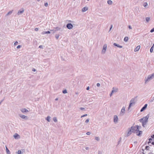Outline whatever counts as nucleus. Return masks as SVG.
Listing matches in <instances>:
<instances>
[{
    "mask_svg": "<svg viewBox=\"0 0 154 154\" xmlns=\"http://www.w3.org/2000/svg\"><path fill=\"white\" fill-rule=\"evenodd\" d=\"M19 135L17 133H16L14 135V137L15 138H17L18 137H19Z\"/></svg>",
    "mask_w": 154,
    "mask_h": 154,
    "instance_id": "nucleus-17",
    "label": "nucleus"
},
{
    "mask_svg": "<svg viewBox=\"0 0 154 154\" xmlns=\"http://www.w3.org/2000/svg\"><path fill=\"white\" fill-rule=\"evenodd\" d=\"M125 108L124 107L122 108L119 114L120 116H122L124 115L125 113Z\"/></svg>",
    "mask_w": 154,
    "mask_h": 154,
    "instance_id": "nucleus-6",
    "label": "nucleus"
},
{
    "mask_svg": "<svg viewBox=\"0 0 154 154\" xmlns=\"http://www.w3.org/2000/svg\"><path fill=\"white\" fill-rule=\"evenodd\" d=\"M151 137L152 138H154V134H153L151 136Z\"/></svg>",
    "mask_w": 154,
    "mask_h": 154,
    "instance_id": "nucleus-51",
    "label": "nucleus"
},
{
    "mask_svg": "<svg viewBox=\"0 0 154 154\" xmlns=\"http://www.w3.org/2000/svg\"><path fill=\"white\" fill-rule=\"evenodd\" d=\"M113 45L115 46H117V47L119 48H122V46L118 44H117L116 43H114L113 44Z\"/></svg>",
    "mask_w": 154,
    "mask_h": 154,
    "instance_id": "nucleus-15",
    "label": "nucleus"
},
{
    "mask_svg": "<svg viewBox=\"0 0 154 154\" xmlns=\"http://www.w3.org/2000/svg\"><path fill=\"white\" fill-rule=\"evenodd\" d=\"M63 93V94H66L67 93V91L66 90H64L62 91Z\"/></svg>",
    "mask_w": 154,
    "mask_h": 154,
    "instance_id": "nucleus-30",
    "label": "nucleus"
},
{
    "mask_svg": "<svg viewBox=\"0 0 154 154\" xmlns=\"http://www.w3.org/2000/svg\"><path fill=\"white\" fill-rule=\"evenodd\" d=\"M24 10L23 8H22L21 10H20L17 13V14L18 15L22 14L24 11Z\"/></svg>",
    "mask_w": 154,
    "mask_h": 154,
    "instance_id": "nucleus-11",
    "label": "nucleus"
},
{
    "mask_svg": "<svg viewBox=\"0 0 154 154\" xmlns=\"http://www.w3.org/2000/svg\"><path fill=\"white\" fill-rule=\"evenodd\" d=\"M80 109L81 110H83L85 109V108L83 107H81L80 108Z\"/></svg>",
    "mask_w": 154,
    "mask_h": 154,
    "instance_id": "nucleus-49",
    "label": "nucleus"
},
{
    "mask_svg": "<svg viewBox=\"0 0 154 154\" xmlns=\"http://www.w3.org/2000/svg\"><path fill=\"white\" fill-rule=\"evenodd\" d=\"M21 111L23 113L28 112L29 111L26 108H22L20 109Z\"/></svg>",
    "mask_w": 154,
    "mask_h": 154,
    "instance_id": "nucleus-12",
    "label": "nucleus"
},
{
    "mask_svg": "<svg viewBox=\"0 0 154 154\" xmlns=\"http://www.w3.org/2000/svg\"><path fill=\"white\" fill-rule=\"evenodd\" d=\"M147 106V104H145L144 106L141 109L140 111L142 112L144 111L146 108Z\"/></svg>",
    "mask_w": 154,
    "mask_h": 154,
    "instance_id": "nucleus-13",
    "label": "nucleus"
},
{
    "mask_svg": "<svg viewBox=\"0 0 154 154\" xmlns=\"http://www.w3.org/2000/svg\"><path fill=\"white\" fill-rule=\"evenodd\" d=\"M45 6L46 7H47L48 6V3H46L45 4Z\"/></svg>",
    "mask_w": 154,
    "mask_h": 154,
    "instance_id": "nucleus-44",
    "label": "nucleus"
},
{
    "mask_svg": "<svg viewBox=\"0 0 154 154\" xmlns=\"http://www.w3.org/2000/svg\"><path fill=\"white\" fill-rule=\"evenodd\" d=\"M149 146H146L145 147V149L146 150H148L149 149Z\"/></svg>",
    "mask_w": 154,
    "mask_h": 154,
    "instance_id": "nucleus-32",
    "label": "nucleus"
},
{
    "mask_svg": "<svg viewBox=\"0 0 154 154\" xmlns=\"http://www.w3.org/2000/svg\"><path fill=\"white\" fill-rule=\"evenodd\" d=\"M91 134V133L90 132H87L86 134H87V135H89L90 134Z\"/></svg>",
    "mask_w": 154,
    "mask_h": 154,
    "instance_id": "nucleus-40",
    "label": "nucleus"
},
{
    "mask_svg": "<svg viewBox=\"0 0 154 154\" xmlns=\"http://www.w3.org/2000/svg\"><path fill=\"white\" fill-rule=\"evenodd\" d=\"M107 3L109 5H111L112 4V1L111 0H109L107 1Z\"/></svg>",
    "mask_w": 154,
    "mask_h": 154,
    "instance_id": "nucleus-26",
    "label": "nucleus"
},
{
    "mask_svg": "<svg viewBox=\"0 0 154 154\" xmlns=\"http://www.w3.org/2000/svg\"><path fill=\"white\" fill-rule=\"evenodd\" d=\"M133 98L130 100L128 109L131 107L133 104H134L136 102V98Z\"/></svg>",
    "mask_w": 154,
    "mask_h": 154,
    "instance_id": "nucleus-4",
    "label": "nucleus"
},
{
    "mask_svg": "<svg viewBox=\"0 0 154 154\" xmlns=\"http://www.w3.org/2000/svg\"><path fill=\"white\" fill-rule=\"evenodd\" d=\"M85 149H86V150H88V149H89V147H86L85 148Z\"/></svg>",
    "mask_w": 154,
    "mask_h": 154,
    "instance_id": "nucleus-56",
    "label": "nucleus"
},
{
    "mask_svg": "<svg viewBox=\"0 0 154 154\" xmlns=\"http://www.w3.org/2000/svg\"><path fill=\"white\" fill-rule=\"evenodd\" d=\"M32 70L33 71L35 72L36 71V69H35L33 68L32 69Z\"/></svg>",
    "mask_w": 154,
    "mask_h": 154,
    "instance_id": "nucleus-48",
    "label": "nucleus"
},
{
    "mask_svg": "<svg viewBox=\"0 0 154 154\" xmlns=\"http://www.w3.org/2000/svg\"><path fill=\"white\" fill-rule=\"evenodd\" d=\"M97 87H100V84L99 83H97Z\"/></svg>",
    "mask_w": 154,
    "mask_h": 154,
    "instance_id": "nucleus-43",
    "label": "nucleus"
},
{
    "mask_svg": "<svg viewBox=\"0 0 154 154\" xmlns=\"http://www.w3.org/2000/svg\"><path fill=\"white\" fill-rule=\"evenodd\" d=\"M6 151L7 154H11L8 148L6 146Z\"/></svg>",
    "mask_w": 154,
    "mask_h": 154,
    "instance_id": "nucleus-18",
    "label": "nucleus"
},
{
    "mask_svg": "<svg viewBox=\"0 0 154 154\" xmlns=\"http://www.w3.org/2000/svg\"><path fill=\"white\" fill-rule=\"evenodd\" d=\"M119 142H118V144H119Z\"/></svg>",
    "mask_w": 154,
    "mask_h": 154,
    "instance_id": "nucleus-63",
    "label": "nucleus"
},
{
    "mask_svg": "<svg viewBox=\"0 0 154 154\" xmlns=\"http://www.w3.org/2000/svg\"><path fill=\"white\" fill-rule=\"evenodd\" d=\"M95 140L98 141H99L100 140V138L98 137H95Z\"/></svg>",
    "mask_w": 154,
    "mask_h": 154,
    "instance_id": "nucleus-29",
    "label": "nucleus"
},
{
    "mask_svg": "<svg viewBox=\"0 0 154 154\" xmlns=\"http://www.w3.org/2000/svg\"><path fill=\"white\" fill-rule=\"evenodd\" d=\"M54 28L56 29V30H51V31L55 32L56 31H57L60 29V28L59 27H56Z\"/></svg>",
    "mask_w": 154,
    "mask_h": 154,
    "instance_id": "nucleus-22",
    "label": "nucleus"
},
{
    "mask_svg": "<svg viewBox=\"0 0 154 154\" xmlns=\"http://www.w3.org/2000/svg\"><path fill=\"white\" fill-rule=\"evenodd\" d=\"M149 141H150L152 140V139L151 138H150L149 139Z\"/></svg>",
    "mask_w": 154,
    "mask_h": 154,
    "instance_id": "nucleus-53",
    "label": "nucleus"
},
{
    "mask_svg": "<svg viewBox=\"0 0 154 154\" xmlns=\"http://www.w3.org/2000/svg\"><path fill=\"white\" fill-rule=\"evenodd\" d=\"M53 119L54 122H57V120L56 117H54L53 118Z\"/></svg>",
    "mask_w": 154,
    "mask_h": 154,
    "instance_id": "nucleus-24",
    "label": "nucleus"
},
{
    "mask_svg": "<svg viewBox=\"0 0 154 154\" xmlns=\"http://www.w3.org/2000/svg\"><path fill=\"white\" fill-rule=\"evenodd\" d=\"M58 100V98H56L55 99V100Z\"/></svg>",
    "mask_w": 154,
    "mask_h": 154,
    "instance_id": "nucleus-60",
    "label": "nucleus"
},
{
    "mask_svg": "<svg viewBox=\"0 0 154 154\" xmlns=\"http://www.w3.org/2000/svg\"><path fill=\"white\" fill-rule=\"evenodd\" d=\"M50 118L51 117L48 116H47V117L46 118V120L48 122H50Z\"/></svg>",
    "mask_w": 154,
    "mask_h": 154,
    "instance_id": "nucleus-23",
    "label": "nucleus"
},
{
    "mask_svg": "<svg viewBox=\"0 0 154 154\" xmlns=\"http://www.w3.org/2000/svg\"><path fill=\"white\" fill-rule=\"evenodd\" d=\"M128 132L127 134V137H128L130 136L131 134L132 133V130L131 129L129 128L128 129Z\"/></svg>",
    "mask_w": 154,
    "mask_h": 154,
    "instance_id": "nucleus-10",
    "label": "nucleus"
},
{
    "mask_svg": "<svg viewBox=\"0 0 154 154\" xmlns=\"http://www.w3.org/2000/svg\"><path fill=\"white\" fill-rule=\"evenodd\" d=\"M16 153H17V154H21L22 153V152L21 150H19L17 152H16Z\"/></svg>",
    "mask_w": 154,
    "mask_h": 154,
    "instance_id": "nucleus-27",
    "label": "nucleus"
},
{
    "mask_svg": "<svg viewBox=\"0 0 154 154\" xmlns=\"http://www.w3.org/2000/svg\"><path fill=\"white\" fill-rule=\"evenodd\" d=\"M89 89H90V87H89V86H88V87L87 88H86V90H89Z\"/></svg>",
    "mask_w": 154,
    "mask_h": 154,
    "instance_id": "nucleus-50",
    "label": "nucleus"
},
{
    "mask_svg": "<svg viewBox=\"0 0 154 154\" xmlns=\"http://www.w3.org/2000/svg\"><path fill=\"white\" fill-rule=\"evenodd\" d=\"M140 45L137 46L134 49V51L136 52L138 51L139 50V49H140Z\"/></svg>",
    "mask_w": 154,
    "mask_h": 154,
    "instance_id": "nucleus-14",
    "label": "nucleus"
},
{
    "mask_svg": "<svg viewBox=\"0 0 154 154\" xmlns=\"http://www.w3.org/2000/svg\"><path fill=\"white\" fill-rule=\"evenodd\" d=\"M50 33V32L48 31H45V32H43V34H49Z\"/></svg>",
    "mask_w": 154,
    "mask_h": 154,
    "instance_id": "nucleus-28",
    "label": "nucleus"
},
{
    "mask_svg": "<svg viewBox=\"0 0 154 154\" xmlns=\"http://www.w3.org/2000/svg\"><path fill=\"white\" fill-rule=\"evenodd\" d=\"M150 17H148L146 18V20L147 23H148L150 20Z\"/></svg>",
    "mask_w": 154,
    "mask_h": 154,
    "instance_id": "nucleus-25",
    "label": "nucleus"
},
{
    "mask_svg": "<svg viewBox=\"0 0 154 154\" xmlns=\"http://www.w3.org/2000/svg\"><path fill=\"white\" fill-rule=\"evenodd\" d=\"M88 10V8L87 7H85L82 8V12H85Z\"/></svg>",
    "mask_w": 154,
    "mask_h": 154,
    "instance_id": "nucleus-16",
    "label": "nucleus"
},
{
    "mask_svg": "<svg viewBox=\"0 0 154 154\" xmlns=\"http://www.w3.org/2000/svg\"><path fill=\"white\" fill-rule=\"evenodd\" d=\"M13 10H12V11H9L8 13L6 14V16H8L9 15H11L12 13Z\"/></svg>",
    "mask_w": 154,
    "mask_h": 154,
    "instance_id": "nucleus-19",
    "label": "nucleus"
},
{
    "mask_svg": "<svg viewBox=\"0 0 154 154\" xmlns=\"http://www.w3.org/2000/svg\"><path fill=\"white\" fill-rule=\"evenodd\" d=\"M112 95V93L111 92V93L110 94V97H111Z\"/></svg>",
    "mask_w": 154,
    "mask_h": 154,
    "instance_id": "nucleus-54",
    "label": "nucleus"
},
{
    "mask_svg": "<svg viewBox=\"0 0 154 154\" xmlns=\"http://www.w3.org/2000/svg\"><path fill=\"white\" fill-rule=\"evenodd\" d=\"M59 36V35H55V37L57 39H58Z\"/></svg>",
    "mask_w": 154,
    "mask_h": 154,
    "instance_id": "nucleus-36",
    "label": "nucleus"
},
{
    "mask_svg": "<svg viewBox=\"0 0 154 154\" xmlns=\"http://www.w3.org/2000/svg\"><path fill=\"white\" fill-rule=\"evenodd\" d=\"M4 100H2L0 102V104H1V103H2V102Z\"/></svg>",
    "mask_w": 154,
    "mask_h": 154,
    "instance_id": "nucleus-58",
    "label": "nucleus"
},
{
    "mask_svg": "<svg viewBox=\"0 0 154 154\" xmlns=\"http://www.w3.org/2000/svg\"><path fill=\"white\" fill-rule=\"evenodd\" d=\"M114 122L115 123H116L118 122V118L117 115H115L114 116Z\"/></svg>",
    "mask_w": 154,
    "mask_h": 154,
    "instance_id": "nucleus-9",
    "label": "nucleus"
},
{
    "mask_svg": "<svg viewBox=\"0 0 154 154\" xmlns=\"http://www.w3.org/2000/svg\"><path fill=\"white\" fill-rule=\"evenodd\" d=\"M151 143V142H150V141H149L148 142V144L149 145H150L149 144V143Z\"/></svg>",
    "mask_w": 154,
    "mask_h": 154,
    "instance_id": "nucleus-55",
    "label": "nucleus"
},
{
    "mask_svg": "<svg viewBox=\"0 0 154 154\" xmlns=\"http://www.w3.org/2000/svg\"><path fill=\"white\" fill-rule=\"evenodd\" d=\"M87 116V114H86L84 115H82V116L81 117L82 118L83 117L86 116Z\"/></svg>",
    "mask_w": 154,
    "mask_h": 154,
    "instance_id": "nucleus-39",
    "label": "nucleus"
},
{
    "mask_svg": "<svg viewBox=\"0 0 154 154\" xmlns=\"http://www.w3.org/2000/svg\"><path fill=\"white\" fill-rule=\"evenodd\" d=\"M139 127L138 125H136L135 126L131 127L130 128L133 133L136 134L138 136H140L142 134V131L139 130Z\"/></svg>",
    "mask_w": 154,
    "mask_h": 154,
    "instance_id": "nucleus-1",
    "label": "nucleus"
},
{
    "mask_svg": "<svg viewBox=\"0 0 154 154\" xmlns=\"http://www.w3.org/2000/svg\"><path fill=\"white\" fill-rule=\"evenodd\" d=\"M89 119H87L86 120L85 122L86 123H87L89 122Z\"/></svg>",
    "mask_w": 154,
    "mask_h": 154,
    "instance_id": "nucleus-42",
    "label": "nucleus"
},
{
    "mask_svg": "<svg viewBox=\"0 0 154 154\" xmlns=\"http://www.w3.org/2000/svg\"><path fill=\"white\" fill-rule=\"evenodd\" d=\"M154 32V27L150 31V32Z\"/></svg>",
    "mask_w": 154,
    "mask_h": 154,
    "instance_id": "nucleus-33",
    "label": "nucleus"
},
{
    "mask_svg": "<svg viewBox=\"0 0 154 154\" xmlns=\"http://www.w3.org/2000/svg\"><path fill=\"white\" fill-rule=\"evenodd\" d=\"M18 44V42L17 41H16L14 43V46H16V45H17Z\"/></svg>",
    "mask_w": 154,
    "mask_h": 154,
    "instance_id": "nucleus-34",
    "label": "nucleus"
},
{
    "mask_svg": "<svg viewBox=\"0 0 154 154\" xmlns=\"http://www.w3.org/2000/svg\"><path fill=\"white\" fill-rule=\"evenodd\" d=\"M148 5L147 3V2H145L143 5V6L144 7H146Z\"/></svg>",
    "mask_w": 154,
    "mask_h": 154,
    "instance_id": "nucleus-31",
    "label": "nucleus"
},
{
    "mask_svg": "<svg viewBox=\"0 0 154 154\" xmlns=\"http://www.w3.org/2000/svg\"><path fill=\"white\" fill-rule=\"evenodd\" d=\"M154 44H153L152 46L151 47V48L150 49V52L151 53H152L153 52V48H154Z\"/></svg>",
    "mask_w": 154,
    "mask_h": 154,
    "instance_id": "nucleus-20",
    "label": "nucleus"
},
{
    "mask_svg": "<svg viewBox=\"0 0 154 154\" xmlns=\"http://www.w3.org/2000/svg\"><path fill=\"white\" fill-rule=\"evenodd\" d=\"M98 154H102V152L100 151H99Z\"/></svg>",
    "mask_w": 154,
    "mask_h": 154,
    "instance_id": "nucleus-47",
    "label": "nucleus"
},
{
    "mask_svg": "<svg viewBox=\"0 0 154 154\" xmlns=\"http://www.w3.org/2000/svg\"><path fill=\"white\" fill-rule=\"evenodd\" d=\"M45 47L42 46V45H40V46H39V48H42V49H43V48L44 47Z\"/></svg>",
    "mask_w": 154,
    "mask_h": 154,
    "instance_id": "nucleus-35",
    "label": "nucleus"
},
{
    "mask_svg": "<svg viewBox=\"0 0 154 154\" xmlns=\"http://www.w3.org/2000/svg\"><path fill=\"white\" fill-rule=\"evenodd\" d=\"M112 25L111 26H110V30L112 29Z\"/></svg>",
    "mask_w": 154,
    "mask_h": 154,
    "instance_id": "nucleus-52",
    "label": "nucleus"
},
{
    "mask_svg": "<svg viewBox=\"0 0 154 154\" xmlns=\"http://www.w3.org/2000/svg\"><path fill=\"white\" fill-rule=\"evenodd\" d=\"M151 144H152V145H154V142H152L151 143Z\"/></svg>",
    "mask_w": 154,
    "mask_h": 154,
    "instance_id": "nucleus-57",
    "label": "nucleus"
},
{
    "mask_svg": "<svg viewBox=\"0 0 154 154\" xmlns=\"http://www.w3.org/2000/svg\"><path fill=\"white\" fill-rule=\"evenodd\" d=\"M153 101V100H151V102H152V101Z\"/></svg>",
    "mask_w": 154,
    "mask_h": 154,
    "instance_id": "nucleus-61",
    "label": "nucleus"
},
{
    "mask_svg": "<svg viewBox=\"0 0 154 154\" xmlns=\"http://www.w3.org/2000/svg\"><path fill=\"white\" fill-rule=\"evenodd\" d=\"M107 45L104 44L103 47V48L102 51V54H104L106 53V51L107 49Z\"/></svg>",
    "mask_w": 154,
    "mask_h": 154,
    "instance_id": "nucleus-5",
    "label": "nucleus"
},
{
    "mask_svg": "<svg viewBox=\"0 0 154 154\" xmlns=\"http://www.w3.org/2000/svg\"><path fill=\"white\" fill-rule=\"evenodd\" d=\"M112 89H114V88H113Z\"/></svg>",
    "mask_w": 154,
    "mask_h": 154,
    "instance_id": "nucleus-64",
    "label": "nucleus"
},
{
    "mask_svg": "<svg viewBox=\"0 0 154 154\" xmlns=\"http://www.w3.org/2000/svg\"><path fill=\"white\" fill-rule=\"evenodd\" d=\"M116 92V91H115V90H112V91H111V93L113 94L114 92Z\"/></svg>",
    "mask_w": 154,
    "mask_h": 154,
    "instance_id": "nucleus-46",
    "label": "nucleus"
},
{
    "mask_svg": "<svg viewBox=\"0 0 154 154\" xmlns=\"http://www.w3.org/2000/svg\"><path fill=\"white\" fill-rule=\"evenodd\" d=\"M154 78V73L152 74L149 75L145 78V83L146 84L149 82L151 79Z\"/></svg>",
    "mask_w": 154,
    "mask_h": 154,
    "instance_id": "nucleus-3",
    "label": "nucleus"
},
{
    "mask_svg": "<svg viewBox=\"0 0 154 154\" xmlns=\"http://www.w3.org/2000/svg\"><path fill=\"white\" fill-rule=\"evenodd\" d=\"M69 22H71V21H70V20H69Z\"/></svg>",
    "mask_w": 154,
    "mask_h": 154,
    "instance_id": "nucleus-62",
    "label": "nucleus"
},
{
    "mask_svg": "<svg viewBox=\"0 0 154 154\" xmlns=\"http://www.w3.org/2000/svg\"><path fill=\"white\" fill-rule=\"evenodd\" d=\"M148 154H154L152 152H149L148 153Z\"/></svg>",
    "mask_w": 154,
    "mask_h": 154,
    "instance_id": "nucleus-59",
    "label": "nucleus"
},
{
    "mask_svg": "<svg viewBox=\"0 0 154 154\" xmlns=\"http://www.w3.org/2000/svg\"><path fill=\"white\" fill-rule=\"evenodd\" d=\"M149 116L148 114L146 116L141 118L140 119V121L142 123V125L143 127H145L146 126V123L148 122V119L149 118Z\"/></svg>",
    "mask_w": 154,
    "mask_h": 154,
    "instance_id": "nucleus-2",
    "label": "nucleus"
},
{
    "mask_svg": "<svg viewBox=\"0 0 154 154\" xmlns=\"http://www.w3.org/2000/svg\"><path fill=\"white\" fill-rule=\"evenodd\" d=\"M73 26L71 23H68L66 25V27L69 29H70L73 27Z\"/></svg>",
    "mask_w": 154,
    "mask_h": 154,
    "instance_id": "nucleus-8",
    "label": "nucleus"
},
{
    "mask_svg": "<svg viewBox=\"0 0 154 154\" xmlns=\"http://www.w3.org/2000/svg\"><path fill=\"white\" fill-rule=\"evenodd\" d=\"M128 27L130 29H132V27L130 25H129L128 26Z\"/></svg>",
    "mask_w": 154,
    "mask_h": 154,
    "instance_id": "nucleus-41",
    "label": "nucleus"
},
{
    "mask_svg": "<svg viewBox=\"0 0 154 154\" xmlns=\"http://www.w3.org/2000/svg\"><path fill=\"white\" fill-rule=\"evenodd\" d=\"M35 31H37L38 30V28H36L35 29Z\"/></svg>",
    "mask_w": 154,
    "mask_h": 154,
    "instance_id": "nucleus-45",
    "label": "nucleus"
},
{
    "mask_svg": "<svg viewBox=\"0 0 154 154\" xmlns=\"http://www.w3.org/2000/svg\"><path fill=\"white\" fill-rule=\"evenodd\" d=\"M19 116L21 118L25 120L28 119V117L24 115H23L21 114H18Z\"/></svg>",
    "mask_w": 154,
    "mask_h": 154,
    "instance_id": "nucleus-7",
    "label": "nucleus"
},
{
    "mask_svg": "<svg viewBox=\"0 0 154 154\" xmlns=\"http://www.w3.org/2000/svg\"><path fill=\"white\" fill-rule=\"evenodd\" d=\"M128 40V37H125L124 38V40L125 42H127Z\"/></svg>",
    "mask_w": 154,
    "mask_h": 154,
    "instance_id": "nucleus-21",
    "label": "nucleus"
},
{
    "mask_svg": "<svg viewBox=\"0 0 154 154\" xmlns=\"http://www.w3.org/2000/svg\"><path fill=\"white\" fill-rule=\"evenodd\" d=\"M21 47V45H18L17 46V49H19V48H20Z\"/></svg>",
    "mask_w": 154,
    "mask_h": 154,
    "instance_id": "nucleus-37",
    "label": "nucleus"
},
{
    "mask_svg": "<svg viewBox=\"0 0 154 154\" xmlns=\"http://www.w3.org/2000/svg\"><path fill=\"white\" fill-rule=\"evenodd\" d=\"M37 42L36 40H34V44L35 45H37Z\"/></svg>",
    "mask_w": 154,
    "mask_h": 154,
    "instance_id": "nucleus-38",
    "label": "nucleus"
}]
</instances>
